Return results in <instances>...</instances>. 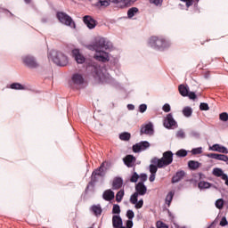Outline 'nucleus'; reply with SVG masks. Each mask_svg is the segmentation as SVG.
<instances>
[{
    "mask_svg": "<svg viewBox=\"0 0 228 228\" xmlns=\"http://www.w3.org/2000/svg\"><path fill=\"white\" fill-rule=\"evenodd\" d=\"M163 125L167 129H172L177 126V122L175 119H174L172 113L167 115V117L164 118Z\"/></svg>",
    "mask_w": 228,
    "mask_h": 228,
    "instance_id": "obj_10",
    "label": "nucleus"
},
{
    "mask_svg": "<svg viewBox=\"0 0 228 228\" xmlns=\"http://www.w3.org/2000/svg\"><path fill=\"white\" fill-rule=\"evenodd\" d=\"M149 181H150V183H154V181H156V174L151 173V175L149 177Z\"/></svg>",
    "mask_w": 228,
    "mask_h": 228,
    "instance_id": "obj_57",
    "label": "nucleus"
},
{
    "mask_svg": "<svg viewBox=\"0 0 228 228\" xmlns=\"http://www.w3.org/2000/svg\"><path fill=\"white\" fill-rule=\"evenodd\" d=\"M135 209H142L143 208V200H137L136 203H134Z\"/></svg>",
    "mask_w": 228,
    "mask_h": 228,
    "instance_id": "obj_48",
    "label": "nucleus"
},
{
    "mask_svg": "<svg viewBox=\"0 0 228 228\" xmlns=\"http://www.w3.org/2000/svg\"><path fill=\"white\" fill-rule=\"evenodd\" d=\"M91 210L95 215V216H101V215H102V208H101V205H94L91 208Z\"/></svg>",
    "mask_w": 228,
    "mask_h": 228,
    "instance_id": "obj_29",
    "label": "nucleus"
},
{
    "mask_svg": "<svg viewBox=\"0 0 228 228\" xmlns=\"http://www.w3.org/2000/svg\"><path fill=\"white\" fill-rule=\"evenodd\" d=\"M156 225H157V228H168V225L163 223V221H157Z\"/></svg>",
    "mask_w": 228,
    "mask_h": 228,
    "instance_id": "obj_49",
    "label": "nucleus"
},
{
    "mask_svg": "<svg viewBox=\"0 0 228 228\" xmlns=\"http://www.w3.org/2000/svg\"><path fill=\"white\" fill-rule=\"evenodd\" d=\"M118 228H126V226L121 225V226H119Z\"/></svg>",
    "mask_w": 228,
    "mask_h": 228,
    "instance_id": "obj_63",
    "label": "nucleus"
},
{
    "mask_svg": "<svg viewBox=\"0 0 228 228\" xmlns=\"http://www.w3.org/2000/svg\"><path fill=\"white\" fill-rule=\"evenodd\" d=\"M178 90L182 97H188V94L190 92V88H188V86H184L182 84L178 86Z\"/></svg>",
    "mask_w": 228,
    "mask_h": 228,
    "instance_id": "obj_26",
    "label": "nucleus"
},
{
    "mask_svg": "<svg viewBox=\"0 0 228 228\" xmlns=\"http://www.w3.org/2000/svg\"><path fill=\"white\" fill-rule=\"evenodd\" d=\"M71 79L74 85H83L85 83V78L83 77V75L78 73L73 74Z\"/></svg>",
    "mask_w": 228,
    "mask_h": 228,
    "instance_id": "obj_21",
    "label": "nucleus"
},
{
    "mask_svg": "<svg viewBox=\"0 0 228 228\" xmlns=\"http://www.w3.org/2000/svg\"><path fill=\"white\" fill-rule=\"evenodd\" d=\"M97 177L91 175V180L87 183L86 188V193H88V191H93L94 188H95V184H97Z\"/></svg>",
    "mask_w": 228,
    "mask_h": 228,
    "instance_id": "obj_22",
    "label": "nucleus"
},
{
    "mask_svg": "<svg viewBox=\"0 0 228 228\" xmlns=\"http://www.w3.org/2000/svg\"><path fill=\"white\" fill-rule=\"evenodd\" d=\"M213 184L206 181H200L198 183V188H200V190H208V188H211Z\"/></svg>",
    "mask_w": 228,
    "mask_h": 228,
    "instance_id": "obj_28",
    "label": "nucleus"
},
{
    "mask_svg": "<svg viewBox=\"0 0 228 228\" xmlns=\"http://www.w3.org/2000/svg\"><path fill=\"white\" fill-rule=\"evenodd\" d=\"M56 17L61 24H64V26H69V28H76V22H74L72 17H70L66 12H59L56 14Z\"/></svg>",
    "mask_w": 228,
    "mask_h": 228,
    "instance_id": "obj_6",
    "label": "nucleus"
},
{
    "mask_svg": "<svg viewBox=\"0 0 228 228\" xmlns=\"http://www.w3.org/2000/svg\"><path fill=\"white\" fill-rule=\"evenodd\" d=\"M213 175H216V177H221V179H224V175H226L224 173V170L218 167H216L213 169Z\"/></svg>",
    "mask_w": 228,
    "mask_h": 228,
    "instance_id": "obj_31",
    "label": "nucleus"
},
{
    "mask_svg": "<svg viewBox=\"0 0 228 228\" xmlns=\"http://www.w3.org/2000/svg\"><path fill=\"white\" fill-rule=\"evenodd\" d=\"M83 22L86 24L88 29H94L95 26H97V20H95V19L90 15L84 16Z\"/></svg>",
    "mask_w": 228,
    "mask_h": 228,
    "instance_id": "obj_13",
    "label": "nucleus"
},
{
    "mask_svg": "<svg viewBox=\"0 0 228 228\" xmlns=\"http://www.w3.org/2000/svg\"><path fill=\"white\" fill-rule=\"evenodd\" d=\"M98 53L94 54V59L97 61H102V63H106V61H110V54L104 51H99Z\"/></svg>",
    "mask_w": 228,
    "mask_h": 228,
    "instance_id": "obj_14",
    "label": "nucleus"
},
{
    "mask_svg": "<svg viewBox=\"0 0 228 228\" xmlns=\"http://www.w3.org/2000/svg\"><path fill=\"white\" fill-rule=\"evenodd\" d=\"M21 60L24 65L28 69H38V67H40V64H38L37 58H35V56L33 55H24L21 57Z\"/></svg>",
    "mask_w": 228,
    "mask_h": 228,
    "instance_id": "obj_7",
    "label": "nucleus"
},
{
    "mask_svg": "<svg viewBox=\"0 0 228 228\" xmlns=\"http://www.w3.org/2000/svg\"><path fill=\"white\" fill-rule=\"evenodd\" d=\"M219 120L222 122H227L228 120V113L227 112H223L219 115Z\"/></svg>",
    "mask_w": 228,
    "mask_h": 228,
    "instance_id": "obj_43",
    "label": "nucleus"
},
{
    "mask_svg": "<svg viewBox=\"0 0 228 228\" xmlns=\"http://www.w3.org/2000/svg\"><path fill=\"white\" fill-rule=\"evenodd\" d=\"M154 128L151 123L141 128V134H152Z\"/></svg>",
    "mask_w": 228,
    "mask_h": 228,
    "instance_id": "obj_24",
    "label": "nucleus"
},
{
    "mask_svg": "<svg viewBox=\"0 0 228 228\" xmlns=\"http://www.w3.org/2000/svg\"><path fill=\"white\" fill-rule=\"evenodd\" d=\"M124 164L128 167V168H133V166L134 163H136V157L133 155H126L123 159Z\"/></svg>",
    "mask_w": 228,
    "mask_h": 228,
    "instance_id": "obj_17",
    "label": "nucleus"
},
{
    "mask_svg": "<svg viewBox=\"0 0 228 228\" xmlns=\"http://www.w3.org/2000/svg\"><path fill=\"white\" fill-rule=\"evenodd\" d=\"M139 111L140 113H145L147 111V104L142 103L139 106Z\"/></svg>",
    "mask_w": 228,
    "mask_h": 228,
    "instance_id": "obj_51",
    "label": "nucleus"
},
{
    "mask_svg": "<svg viewBox=\"0 0 228 228\" xmlns=\"http://www.w3.org/2000/svg\"><path fill=\"white\" fill-rule=\"evenodd\" d=\"M127 110H134V105H133V104H128V105H127Z\"/></svg>",
    "mask_w": 228,
    "mask_h": 228,
    "instance_id": "obj_59",
    "label": "nucleus"
},
{
    "mask_svg": "<svg viewBox=\"0 0 228 228\" xmlns=\"http://www.w3.org/2000/svg\"><path fill=\"white\" fill-rule=\"evenodd\" d=\"M174 161V153L171 151H165L161 159H158V157H154L151 163L153 165H158L159 168H163V167H168V165H172Z\"/></svg>",
    "mask_w": 228,
    "mask_h": 228,
    "instance_id": "obj_2",
    "label": "nucleus"
},
{
    "mask_svg": "<svg viewBox=\"0 0 228 228\" xmlns=\"http://www.w3.org/2000/svg\"><path fill=\"white\" fill-rule=\"evenodd\" d=\"M126 217L128 220H133L134 218V212L133 210H127Z\"/></svg>",
    "mask_w": 228,
    "mask_h": 228,
    "instance_id": "obj_50",
    "label": "nucleus"
},
{
    "mask_svg": "<svg viewBox=\"0 0 228 228\" xmlns=\"http://www.w3.org/2000/svg\"><path fill=\"white\" fill-rule=\"evenodd\" d=\"M139 9L138 7H132L127 11V17L128 19H133V17H134V15H136V13H138Z\"/></svg>",
    "mask_w": 228,
    "mask_h": 228,
    "instance_id": "obj_30",
    "label": "nucleus"
},
{
    "mask_svg": "<svg viewBox=\"0 0 228 228\" xmlns=\"http://www.w3.org/2000/svg\"><path fill=\"white\" fill-rule=\"evenodd\" d=\"M178 228H186L185 226H183V227H178Z\"/></svg>",
    "mask_w": 228,
    "mask_h": 228,
    "instance_id": "obj_64",
    "label": "nucleus"
},
{
    "mask_svg": "<svg viewBox=\"0 0 228 228\" xmlns=\"http://www.w3.org/2000/svg\"><path fill=\"white\" fill-rule=\"evenodd\" d=\"M150 4H154L155 6H162L163 0H149Z\"/></svg>",
    "mask_w": 228,
    "mask_h": 228,
    "instance_id": "obj_44",
    "label": "nucleus"
},
{
    "mask_svg": "<svg viewBox=\"0 0 228 228\" xmlns=\"http://www.w3.org/2000/svg\"><path fill=\"white\" fill-rule=\"evenodd\" d=\"M138 179H140V175H138L136 172H134L130 177V183H138Z\"/></svg>",
    "mask_w": 228,
    "mask_h": 228,
    "instance_id": "obj_39",
    "label": "nucleus"
},
{
    "mask_svg": "<svg viewBox=\"0 0 228 228\" xmlns=\"http://www.w3.org/2000/svg\"><path fill=\"white\" fill-rule=\"evenodd\" d=\"M163 111H165V113H169L171 108H170V104L166 103L164 104V106L162 107Z\"/></svg>",
    "mask_w": 228,
    "mask_h": 228,
    "instance_id": "obj_54",
    "label": "nucleus"
},
{
    "mask_svg": "<svg viewBox=\"0 0 228 228\" xmlns=\"http://www.w3.org/2000/svg\"><path fill=\"white\" fill-rule=\"evenodd\" d=\"M12 90H26V86H22L20 83H12L10 86Z\"/></svg>",
    "mask_w": 228,
    "mask_h": 228,
    "instance_id": "obj_32",
    "label": "nucleus"
},
{
    "mask_svg": "<svg viewBox=\"0 0 228 228\" xmlns=\"http://www.w3.org/2000/svg\"><path fill=\"white\" fill-rule=\"evenodd\" d=\"M25 3H27V4H29V3H31V0H24Z\"/></svg>",
    "mask_w": 228,
    "mask_h": 228,
    "instance_id": "obj_61",
    "label": "nucleus"
},
{
    "mask_svg": "<svg viewBox=\"0 0 228 228\" xmlns=\"http://www.w3.org/2000/svg\"><path fill=\"white\" fill-rule=\"evenodd\" d=\"M158 168H159V167H158V164H157V166L154 165V163H152L151 165H150V172H151V174H156V173L158 172Z\"/></svg>",
    "mask_w": 228,
    "mask_h": 228,
    "instance_id": "obj_45",
    "label": "nucleus"
},
{
    "mask_svg": "<svg viewBox=\"0 0 228 228\" xmlns=\"http://www.w3.org/2000/svg\"><path fill=\"white\" fill-rule=\"evenodd\" d=\"M110 47H111V44L106 41V38H103V37L99 38L93 45V49L96 51V53H99L101 49H105L106 51H108V49H110Z\"/></svg>",
    "mask_w": 228,
    "mask_h": 228,
    "instance_id": "obj_8",
    "label": "nucleus"
},
{
    "mask_svg": "<svg viewBox=\"0 0 228 228\" xmlns=\"http://www.w3.org/2000/svg\"><path fill=\"white\" fill-rule=\"evenodd\" d=\"M102 199L107 202H110V200H113V199H115V192H113L111 189L106 190L102 194Z\"/></svg>",
    "mask_w": 228,
    "mask_h": 228,
    "instance_id": "obj_20",
    "label": "nucleus"
},
{
    "mask_svg": "<svg viewBox=\"0 0 228 228\" xmlns=\"http://www.w3.org/2000/svg\"><path fill=\"white\" fill-rule=\"evenodd\" d=\"M126 228H133V219H128L126 221Z\"/></svg>",
    "mask_w": 228,
    "mask_h": 228,
    "instance_id": "obj_58",
    "label": "nucleus"
},
{
    "mask_svg": "<svg viewBox=\"0 0 228 228\" xmlns=\"http://www.w3.org/2000/svg\"><path fill=\"white\" fill-rule=\"evenodd\" d=\"M135 193L141 197H143V195L147 193V186H145V183H137L135 184Z\"/></svg>",
    "mask_w": 228,
    "mask_h": 228,
    "instance_id": "obj_18",
    "label": "nucleus"
},
{
    "mask_svg": "<svg viewBox=\"0 0 228 228\" xmlns=\"http://www.w3.org/2000/svg\"><path fill=\"white\" fill-rule=\"evenodd\" d=\"M211 227H213V223L208 228H211Z\"/></svg>",
    "mask_w": 228,
    "mask_h": 228,
    "instance_id": "obj_62",
    "label": "nucleus"
},
{
    "mask_svg": "<svg viewBox=\"0 0 228 228\" xmlns=\"http://www.w3.org/2000/svg\"><path fill=\"white\" fill-rule=\"evenodd\" d=\"M140 195L136 192H134V194L131 195L130 197V203L131 204H136L138 202V197Z\"/></svg>",
    "mask_w": 228,
    "mask_h": 228,
    "instance_id": "obj_38",
    "label": "nucleus"
},
{
    "mask_svg": "<svg viewBox=\"0 0 228 228\" xmlns=\"http://www.w3.org/2000/svg\"><path fill=\"white\" fill-rule=\"evenodd\" d=\"M124 190H120L116 194V202H122V199H124Z\"/></svg>",
    "mask_w": 228,
    "mask_h": 228,
    "instance_id": "obj_35",
    "label": "nucleus"
},
{
    "mask_svg": "<svg viewBox=\"0 0 228 228\" xmlns=\"http://www.w3.org/2000/svg\"><path fill=\"white\" fill-rule=\"evenodd\" d=\"M71 54H72L73 58L75 59V61H77V63H78L80 65H83V63H85V61H86V58L85 57V55H83L81 53L79 49H73L71 52Z\"/></svg>",
    "mask_w": 228,
    "mask_h": 228,
    "instance_id": "obj_11",
    "label": "nucleus"
},
{
    "mask_svg": "<svg viewBox=\"0 0 228 228\" xmlns=\"http://www.w3.org/2000/svg\"><path fill=\"white\" fill-rule=\"evenodd\" d=\"M119 139H121L123 142H129V140H131V134L124 132L119 134Z\"/></svg>",
    "mask_w": 228,
    "mask_h": 228,
    "instance_id": "obj_33",
    "label": "nucleus"
},
{
    "mask_svg": "<svg viewBox=\"0 0 228 228\" xmlns=\"http://www.w3.org/2000/svg\"><path fill=\"white\" fill-rule=\"evenodd\" d=\"M87 72H90L93 77L99 81L100 83H110L111 77L109 74H104L102 72V69L101 65L97 64L96 62H91L86 67Z\"/></svg>",
    "mask_w": 228,
    "mask_h": 228,
    "instance_id": "obj_1",
    "label": "nucleus"
},
{
    "mask_svg": "<svg viewBox=\"0 0 228 228\" xmlns=\"http://www.w3.org/2000/svg\"><path fill=\"white\" fill-rule=\"evenodd\" d=\"M191 154H193V156H197L199 154H202V148H194L191 150Z\"/></svg>",
    "mask_w": 228,
    "mask_h": 228,
    "instance_id": "obj_47",
    "label": "nucleus"
},
{
    "mask_svg": "<svg viewBox=\"0 0 228 228\" xmlns=\"http://www.w3.org/2000/svg\"><path fill=\"white\" fill-rule=\"evenodd\" d=\"M176 136H177V138H184V136H185L184 131H183V130L178 131L176 134Z\"/></svg>",
    "mask_w": 228,
    "mask_h": 228,
    "instance_id": "obj_56",
    "label": "nucleus"
},
{
    "mask_svg": "<svg viewBox=\"0 0 228 228\" xmlns=\"http://www.w3.org/2000/svg\"><path fill=\"white\" fill-rule=\"evenodd\" d=\"M173 199H174V192L172 191L168 192L166 197V204H167V206H170Z\"/></svg>",
    "mask_w": 228,
    "mask_h": 228,
    "instance_id": "obj_36",
    "label": "nucleus"
},
{
    "mask_svg": "<svg viewBox=\"0 0 228 228\" xmlns=\"http://www.w3.org/2000/svg\"><path fill=\"white\" fill-rule=\"evenodd\" d=\"M41 20H42V22L45 23V22H47V18H43Z\"/></svg>",
    "mask_w": 228,
    "mask_h": 228,
    "instance_id": "obj_60",
    "label": "nucleus"
},
{
    "mask_svg": "<svg viewBox=\"0 0 228 228\" xmlns=\"http://www.w3.org/2000/svg\"><path fill=\"white\" fill-rule=\"evenodd\" d=\"M111 3H114V4H118V3H123L125 6H133V4L136 3V0H99L96 3V6H104L106 8L110 6Z\"/></svg>",
    "mask_w": 228,
    "mask_h": 228,
    "instance_id": "obj_5",
    "label": "nucleus"
},
{
    "mask_svg": "<svg viewBox=\"0 0 228 228\" xmlns=\"http://www.w3.org/2000/svg\"><path fill=\"white\" fill-rule=\"evenodd\" d=\"M187 97L191 101H195V99H197V94L194 92H189Z\"/></svg>",
    "mask_w": 228,
    "mask_h": 228,
    "instance_id": "obj_52",
    "label": "nucleus"
},
{
    "mask_svg": "<svg viewBox=\"0 0 228 228\" xmlns=\"http://www.w3.org/2000/svg\"><path fill=\"white\" fill-rule=\"evenodd\" d=\"M193 113V110L191 107H184L183 109V115H184L187 118H190Z\"/></svg>",
    "mask_w": 228,
    "mask_h": 228,
    "instance_id": "obj_34",
    "label": "nucleus"
},
{
    "mask_svg": "<svg viewBox=\"0 0 228 228\" xmlns=\"http://www.w3.org/2000/svg\"><path fill=\"white\" fill-rule=\"evenodd\" d=\"M176 156H178V158H186L188 156V151L183 149L179 150L176 151Z\"/></svg>",
    "mask_w": 228,
    "mask_h": 228,
    "instance_id": "obj_37",
    "label": "nucleus"
},
{
    "mask_svg": "<svg viewBox=\"0 0 228 228\" xmlns=\"http://www.w3.org/2000/svg\"><path fill=\"white\" fill-rule=\"evenodd\" d=\"M139 179H140L139 183H142V184H144V183L147 181V174L142 173L141 175H139Z\"/></svg>",
    "mask_w": 228,
    "mask_h": 228,
    "instance_id": "obj_46",
    "label": "nucleus"
},
{
    "mask_svg": "<svg viewBox=\"0 0 228 228\" xmlns=\"http://www.w3.org/2000/svg\"><path fill=\"white\" fill-rule=\"evenodd\" d=\"M112 214L113 215H120V206L119 205H113V208H112Z\"/></svg>",
    "mask_w": 228,
    "mask_h": 228,
    "instance_id": "obj_41",
    "label": "nucleus"
},
{
    "mask_svg": "<svg viewBox=\"0 0 228 228\" xmlns=\"http://www.w3.org/2000/svg\"><path fill=\"white\" fill-rule=\"evenodd\" d=\"M207 157L210 158L211 159H217V161H224V163L228 165L227 155L218 154V153H208Z\"/></svg>",
    "mask_w": 228,
    "mask_h": 228,
    "instance_id": "obj_15",
    "label": "nucleus"
},
{
    "mask_svg": "<svg viewBox=\"0 0 228 228\" xmlns=\"http://www.w3.org/2000/svg\"><path fill=\"white\" fill-rule=\"evenodd\" d=\"M200 111H208L209 110V105L206 102H201L200 104Z\"/></svg>",
    "mask_w": 228,
    "mask_h": 228,
    "instance_id": "obj_42",
    "label": "nucleus"
},
{
    "mask_svg": "<svg viewBox=\"0 0 228 228\" xmlns=\"http://www.w3.org/2000/svg\"><path fill=\"white\" fill-rule=\"evenodd\" d=\"M224 199H219L216 201V208H217V209H224Z\"/></svg>",
    "mask_w": 228,
    "mask_h": 228,
    "instance_id": "obj_40",
    "label": "nucleus"
},
{
    "mask_svg": "<svg viewBox=\"0 0 228 228\" xmlns=\"http://www.w3.org/2000/svg\"><path fill=\"white\" fill-rule=\"evenodd\" d=\"M201 164L199 161L195 160H190L188 162V167L190 170H197L198 168H200Z\"/></svg>",
    "mask_w": 228,
    "mask_h": 228,
    "instance_id": "obj_27",
    "label": "nucleus"
},
{
    "mask_svg": "<svg viewBox=\"0 0 228 228\" xmlns=\"http://www.w3.org/2000/svg\"><path fill=\"white\" fill-rule=\"evenodd\" d=\"M186 175V172L184 170H179L177 171L172 177L171 182L173 184H175V183H179L180 181H183Z\"/></svg>",
    "mask_w": 228,
    "mask_h": 228,
    "instance_id": "obj_16",
    "label": "nucleus"
},
{
    "mask_svg": "<svg viewBox=\"0 0 228 228\" xmlns=\"http://www.w3.org/2000/svg\"><path fill=\"white\" fill-rule=\"evenodd\" d=\"M106 165H108L107 161H103L99 167H97L96 169H94L92 173V176L93 177H97V175L99 177H104L106 175V172L104 171V167H106Z\"/></svg>",
    "mask_w": 228,
    "mask_h": 228,
    "instance_id": "obj_12",
    "label": "nucleus"
},
{
    "mask_svg": "<svg viewBox=\"0 0 228 228\" xmlns=\"http://www.w3.org/2000/svg\"><path fill=\"white\" fill-rule=\"evenodd\" d=\"M151 147V142L147 141H142L133 145V152L138 153L142 152V151H147Z\"/></svg>",
    "mask_w": 228,
    "mask_h": 228,
    "instance_id": "obj_9",
    "label": "nucleus"
},
{
    "mask_svg": "<svg viewBox=\"0 0 228 228\" xmlns=\"http://www.w3.org/2000/svg\"><path fill=\"white\" fill-rule=\"evenodd\" d=\"M112 225L114 228L121 227L123 225L122 217L120 216H113Z\"/></svg>",
    "mask_w": 228,
    "mask_h": 228,
    "instance_id": "obj_25",
    "label": "nucleus"
},
{
    "mask_svg": "<svg viewBox=\"0 0 228 228\" xmlns=\"http://www.w3.org/2000/svg\"><path fill=\"white\" fill-rule=\"evenodd\" d=\"M209 151H213L214 152H221L222 154H228V150L225 146H222L220 144H213L209 147Z\"/></svg>",
    "mask_w": 228,
    "mask_h": 228,
    "instance_id": "obj_19",
    "label": "nucleus"
},
{
    "mask_svg": "<svg viewBox=\"0 0 228 228\" xmlns=\"http://www.w3.org/2000/svg\"><path fill=\"white\" fill-rule=\"evenodd\" d=\"M183 3H185L186 7L190 8V6L193 5V0H181Z\"/></svg>",
    "mask_w": 228,
    "mask_h": 228,
    "instance_id": "obj_55",
    "label": "nucleus"
},
{
    "mask_svg": "<svg viewBox=\"0 0 228 228\" xmlns=\"http://www.w3.org/2000/svg\"><path fill=\"white\" fill-rule=\"evenodd\" d=\"M149 45L153 49L161 51L167 47V40L159 37L152 36L149 40Z\"/></svg>",
    "mask_w": 228,
    "mask_h": 228,
    "instance_id": "obj_4",
    "label": "nucleus"
},
{
    "mask_svg": "<svg viewBox=\"0 0 228 228\" xmlns=\"http://www.w3.org/2000/svg\"><path fill=\"white\" fill-rule=\"evenodd\" d=\"M49 56H51L53 63L59 67H66L69 64V58L61 52L52 51Z\"/></svg>",
    "mask_w": 228,
    "mask_h": 228,
    "instance_id": "obj_3",
    "label": "nucleus"
},
{
    "mask_svg": "<svg viewBox=\"0 0 228 228\" xmlns=\"http://www.w3.org/2000/svg\"><path fill=\"white\" fill-rule=\"evenodd\" d=\"M219 225H221V227H225V225H228L227 218L225 216L222 217Z\"/></svg>",
    "mask_w": 228,
    "mask_h": 228,
    "instance_id": "obj_53",
    "label": "nucleus"
},
{
    "mask_svg": "<svg viewBox=\"0 0 228 228\" xmlns=\"http://www.w3.org/2000/svg\"><path fill=\"white\" fill-rule=\"evenodd\" d=\"M124 184V180L122 177H116L112 182V190H120Z\"/></svg>",
    "mask_w": 228,
    "mask_h": 228,
    "instance_id": "obj_23",
    "label": "nucleus"
}]
</instances>
